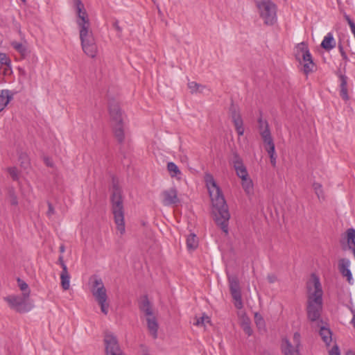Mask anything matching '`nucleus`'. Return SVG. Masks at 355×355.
I'll use <instances>...</instances> for the list:
<instances>
[{"instance_id":"obj_1","label":"nucleus","mask_w":355,"mask_h":355,"mask_svg":"<svg viewBox=\"0 0 355 355\" xmlns=\"http://www.w3.org/2000/svg\"><path fill=\"white\" fill-rule=\"evenodd\" d=\"M205 181L211 199L214 220L217 225L227 234L230 214L226 201L212 175L206 173Z\"/></svg>"},{"instance_id":"obj_2","label":"nucleus","mask_w":355,"mask_h":355,"mask_svg":"<svg viewBox=\"0 0 355 355\" xmlns=\"http://www.w3.org/2000/svg\"><path fill=\"white\" fill-rule=\"evenodd\" d=\"M307 302L306 314L311 322L320 319L323 306V291L319 277L312 274L306 282Z\"/></svg>"},{"instance_id":"obj_3","label":"nucleus","mask_w":355,"mask_h":355,"mask_svg":"<svg viewBox=\"0 0 355 355\" xmlns=\"http://www.w3.org/2000/svg\"><path fill=\"white\" fill-rule=\"evenodd\" d=\"M111 191L112 212L114 215L117 230L123 234L125 232L123 200L118 179L114 177L112 180Z\"/></svg>"},{"instance_id":"obj_4","label":"nucleus","mask_w":355,"mask_h":355,"mask_svg":"<svg viewBox=\"0 0 355 355\" xmlns=\"http://www.w3.org/2000/svg\"><path fill=\"white\" fill-rule=\"evenodd\" d=\"M109 114L114 137L119 144H123L125 140L123 116L118 103H109Z\"/></svg>"},{"instance_id":"obj_5","label":"nucleus","mask_w":355,"mask_h":355,"mask_svg":"<svg viewBox=\"0 0 355 355\" xmlns=\"http://www.w3.org/2000/svg\"><path fill=\"white\" fill-rule=\"evenodd\" d=\"M260 17L266 25H273L277 21V6L270 0H262L257 2Z\"/></svg>"},{"instance_id":"obj_6","label":"nucleus","mask_w":355,"mask_h":355,"mask_svg":"<svg viewBox=\"0 0 355 355\" xmlns=\"http://www.w3.org/2000/svg\"><path fill=\"white\" fill-rule=\"evenodd\" d=\"M79 32L83 51L89 57L95 58L98 49L92 31L87 27L80 28Z\"/></svg>"},{"instance_id":"obj_7","label":"nucleus","mask_w":355,"mask_h":355,"mask_svg":"<svg viewBox=\"0 0 355 355\" xmlns=\"http://www.w3.org/2000/svg\"><path fill=\"white\" fill-rule=\"evenodd\" d=\"M28 293H23L21 295H11L3 299L11 309L19 313H26L33 308V305L28 302Z\"/></svg>"},{"instance_id":"obj_8","label":"nucleus","mask_w":355,"mask_h":355,"mask_svg":"<svg viewBox=\"0 0 355 355\" xmlns=\"http://www.w3.org/2000/svg\"><path fill=\"white\" fill-rule=\"evenodd\" d=\"M92 293L100 305L101 311L105 315H107L108 313L109 304L107 302V296L106 289L101 278H94Z\"/></svg>"},{"instance_id":"obj_9","label":"nucleus","mask_w":355,"mask_h":355,"mask_svg":"<svg viewBox=\"0 0 355 355\" xmlns=\"http://www.w3.org/2000/svg\"><path fill=\"white\" fill-rule=\"evenodd\" d=\"M295 56L297 60H302L304 62V72L306 74L313 71L314 63L309 50L304 43L302 42L297 45Z\"/></svg>"},{"instance_id":"obj_10","label":"nucleus","mask_w":355,"mask_h":355,"mask_svg":"<svg viewBox=\"0 0 355 355\" xmlns=\"http://www.w3.org/2000/svg\"><path fill=\"white\" fill-rule=\"evenodd\" d=\"M74 6L77 12V24L79 29L83 28L90 27V23L87 13L85 9L84 4L80 0H74Z\"/></svg>"},{"instance_id":"obj_11","label":"nucleus","mask_w":355,"mask_h":355,"mask_svg":"<svg viewBox=\"0 0 355 355\" xmlns=\"http://www.w3.org/2000/svg\"><path fill=\"white\" fill-rule=\"evenodd\" d=\"M230 290L232 298L235 300V306L237 309H241L243 306L241 293L239 279L236 277H229Z\"/></svg>"},{"instance_id":"obj_12","label":"nucleus","mask_w":355,"mask_h":355,"mask_svg":"<svg viewBox=\"0 0 355 355\" xmlns=\"http://www.w3.org/2000/svg\"><path fill=\"white\" fill-rule=\"evenodd\" d=\"M106 355H124L117 339L112 334H106L104 338Z\"/></svg>"},{"instance_id":"obj_13","label":"nucleus","mask_w":355,"mask_h":355,"mask_svg":"<svg viewBox=\"0 0 355 355\" xmlns=\"http://www.w3.org/2000/svg\"><path fill=\"white\" fill-rule=\"evenodd\" d=\"M232 164L239 178L241 179L249 175L247 168L243 164V159L236 152L233 153Z\"/></svg>"},{"instance_id":"obj_14","label":"nucleus","mask_w":355,"mask_h":355,"mask_svg":"<svg viewBox=\"0 0 355 355\" xmlns=\"http://www.w3.org/2000/svg\"><path fill=\"white\" fill-rule=\"evenodd\" d=\"M350 261L347 258H342L338 260V270L340 274L347 278V280L349 284H353L352 273L349 269Z\"/></svg>"},{"instance_id":"obj_15","label":"nucleus","mask_w":355,"mask_h":355,"mask_svg":"<svg viewBox=\"0 0 355 355\" xmlns=\"http://www.w3.org/2000/svg\"><path fill=\"white\" fill-rule=\"evenodd\" d=\"M162 202L165 206H169L179 202L178 191L175 188H171L168 190L164 191L162 192Z\"/></svg>"},{"instance_id":"obj_16","label":"nucleus","mask_w":355,"mask_h":355,"mask_svg":"<svg viewBox=\"0 0 355 355\" xmlns=\"http://www.w3.org/2000/svg\"><path fill=\"white\" fill-rule=\"evenodd\" d=\"M282 350L284 355H300L299 348L292 345L286 338L282 340Z\"/></svg>"},{"instance_id":"obj_17","label":"nucleus","mask_w":355,"mask_h":355,"mask_svg":"<svg viewBox=\"0 0 355 355\" xmlns=\"http://www.w3.org/2000/svg\"><path fill=\"white\" fill-rule=\"evenodd\" d=\"M14 94L8 89L0 92V112L3 111L10 101L13 98Z\"/></svg>"},{"instance_id":"obj_18","label":"nucleus","mask_w":355,"mask_h":355,"mask_svg":"<svg viewBox=\"0 0 355 355\" xmlns=\"http://www.w3.org/2000/svg\"><path fill=\"white\" fill-rule=\"evenodd\" d=\"M139 309L146 318L153 316L152 305L146 295L144 296L139 302Z\"/></svg>"},{"instance_id":"obj_19","label":"nucleus","mask_w":355,"mask_h":355,"mask_svg":"<svg viewBox=\"0 0 355 355\" xmlns=\"http://www.w3.org/2000/svg\"><path fill=\"white\" fill-rule=\"evenodd\" d=\"M336 40L331 33H328L321 42V47L327 51H329L336 46Z\"/></svg>"},{"instance_id":"obj_20","label":"nucleus","mask_w":355,"mask_h":355,"mask_svg":"<svg viewBox=\"0 0 355 355\" xmlns=\"http://www.w3.org/2000/svg\"><path fill=\"white\" fill-rule=\"evenodd\" d=\"M241 185L248 196L251 197L254 195V184L249 175L241 178Z\"/></svg>"},{"instance_id":"obj_21","label":"nucleus","mask_w":355,"mask_h":355,"mask_svg":"<svg viewBox=\"0 0 355 355\" xmlns=\"http://www.w3.org/2000/svg\"><path fill=\"white\" fill-rule=\"evenodd\" d=\"M340 95L341 98L347 101L349 99L348 91H347V77L345 75L340 74Z\"/></svg>"},{"instance_id":"obj_22","label":"nucleus","mask_w":355,"mask_h":355,"mask_svg":"<svg viewBox=\"0 0 355 355\" xmlns=\"http://www.w3.org/2000/svg\"><path fill=\"white\" fill-rule=\"evenodd\" d=\"M148 329L153 338L157 337L158 323L155 315L146 318Z\"/></svg>"},{"instance_id":"obj_23","label":"nucleus","mask_w":355,"mask_h":355,"mask_svg":"<svg viewBox=\"0 0 355 355\" xmlns=\"http://www.w3.org/2000/svg\"><path fill=\"white\" fill-rule=\"evenodd\" d=\"M319 334L326 345L329 346L332 340V332L330 329L325 326H321L320 327Z\"/></svg>"},{"instance_id":"obj_24","label":"nucleus","mask_w":355,"mask_h":355,"mask_svg":"<svg viewBox=\"0 0 355 355\" xmlns=\"http://www.w3.org/2000/svg\"><path fill=\"white\" fill-rule=\"evenodd\" d=\"M347 248L352 250L353 253L355 252V230L349 228L347 230Z\"/></svg>"},{"instance_id":"obj_25","label":"nucleus","mask_w":355,"mask_h":355,"mask_svg":"<svg viewBox=\"0 0 355 355\" xmlns=\"http://www.w3.org/2000/svg\"><path fill=\"white\" fill-rule=\"evenodd\" d=\"M61 286L63 290L67 291L70 286V275L67 269L62 270L60 273Z\"/></svg>"},{"instance_id":"obj_26","label":"nucleus","mask_w":355,"mask_h":355,"mask_svg":"<svg viewBox=\"0 0 355 355\" xmlns=\"http://www.w3.org/2000/svg\"><path fill=\"white\" fill-rule=\"evenodd\" d=\"M11 46L15 50L19 53L23 58H25L28 53L26 46L21 42L13 41L11 42Z\"/></svg>"},{"instance_id":"obj_27","label":"nucleus","mask_w":355,"mask_h":355,"mask_svg":"<svg viewBox=\"0 0 355 355\" xmlns=\"http://www.w3.org/2000/svg\"><path fill=\"white\" fill-rule=\"evenodd\" d=\"M198 245L196 236L194 234H191L187 239V247L189 250H195Z\"/></svg>"},{"instance_id":"obj_28","label":"nucleus","mask_w":355,"mask_h":355,"mask_svg":"<svg viewBox=\"0 0 355 355\" xmlns=\"http://www.w3.org/2000/svg\"><path fill=\"white\" fill-rule=\"evenodd\" d=\"M167 170L172 178L178 177L181 175L180 170L174 162H170L167 164Z\"/></svg>"},{"instance_id":"obj_29","label":"nucleus","mask_w":355,"mask_h":355,"mask_svg":"<svg viewBox=\"0 0 355 355\" xmlns=\"http://www.w3.org/2000/svg\"><path fill=\"white\" fill-rule=\"evenodd\" d=\"M20 166L24 168H27L30 165V159L26 153L21 152L19 155Z\"/></svg>"},{"instance_id":"obj_30","label":"nucleus","mask_w":355,"mask_h":355,"mask_svg":"<svg viewBox=\"0 0 355 355\" xmlns=\"http://www.w3.org/2000/svg\"><path fill=\"white\" fill-rule=\"evenodd\" d=\"M260 135L263 139L264 144H267L271 142H273L272 138L271 137V133L269 128H266L265 127L264 130L260 132Z\"/></svg>"},{"instance_id":"obj_31","label":"nucleus","mask_w":355,"mask_h":355,"mask_svg":"<svg viewBox=\"0 0 355 355\" xmlns=\"http://www.w3.org/2000/svg\"><path fill=\"white\" fill-rule=\"evenodd\" d=\"M241 327L244 332L248 336H251L252 334V329L250 326V320L249 318H243L241 322Z\"/></svg>"},{"instance_id":"obj_32","label":"nucleus","mask_w":355,"mask_h":355,"mask_svg":"<svg viewBox=\"0 0 355 355\" xmlns=\"http://www.w3.org/2000/svg\"><path fill=\"white\" fill-rule=\"evenodd\" d=\"M188 87L190 89L191 93L192 94L198 92L200 87H202V89H206L205 85L198 84L194 81L189 82L188 83Z\"/></svg>"},{"instance_id":"obj_33","label":"nucleus","mask_w":355,"mask_h":355,"mask_svg":"<svg viewBox=\"0 0 355 355\" xmlns=\"http://www.w3.org/2000/svg\"><path fill=\"white\" fill-rule=\"evenodd\" d=\"M254 322L259 329H263L265 327V321L261 315L259 313H254Z\"/></svg>"},{"instance_id":"obj_34","label":"nucleus","mask_w":355,"mask_h":355,"mask_svg":"<svg viewBox=\"0 0 355 355\" xmlns=\"http://www.w3.org/2000/svg\"><path fill=\"white\" fill-rule=\"evenodd\" d=\"M209 322V317L204 314L202 316L196 318V322H194V324L196 326H205L206 323Z\"/></svg>"},{"instance_id":"obj_35","label":"nucleus","mask_w":355,"mask_h":355,"mask_svg":"<svg viewBox=\"0 0 355 355\" xmlns=\"http://www.w3.org/2000/svg\"><path fill=\"white\" fill-rule=\"evenodd\" d=\"M8 173L11 176L12 180L19 181V173L17 168L15 166L8 167L7 169Z\"/></svg>"},{"instance_id":"obj_36","label":"nucleus","mask_w":355,"mask_h":355,"mask_svg":"<svg viewBox=\"0 0 355 355\" xmlns=\"http://www.w3.org/2000/svg\"><path fill=\"white\" fill-rule=\"evenodd\" d=\"M230 113L232 120L241 117L239 108L236 106H235L233 103H232L230 107Z\"/></svg>"},{"instance_id":"obj_37","label":"nucleus","mask_w":355,"mask_h":355,"mask_svg":"<svg viewBox=\"0 0 355 355\" xmlns=\"http://www.w3.org/2000/svg\"><path fill=\"white\" fill-rule=\"evenodd\" d=\"M18 286L20 290L23 291V293H28V297L30 296L31 291L29 289L28 285L21 279H17Z\"/></svg>"},{"instance_id":"obj_38","label":"nucleus","mask_w":355,"mask_h":355,"mask_svg":"<svg viewBox=\"0 0 355 355\" xmlns=\"http://www.w3.org/2000/svg\"><path fill=\"white\" fill-rule=\"evenodd\" d=\"M9 198L11 205L17 206L18 205V199L13 189L9 191Z\"/></svg>"},{"instance_id":"obj_39","label":"nucleus","mask_w":355,"mask_h":355,"mask_svg":"<svg viewBox=\"0 0 355 355\" xmlns=\"http://www.w3.org/2000/svg\"><path fill=\"white\" fill-rule=\"evenodd\" d=\"M265 149L270 157L276 155L274 142L265 144Z\"/></svg>"},{"instance_id":"obj_40","label":"nucleus","mask_w":355,"mask_h":355,"mask_svg":"<svg viewBox=\"0 0 355 355\" xmlns=\"http://www.w3.org/2000/svg\"><path fill=\"white\" fill-rule=\"evenodd\" d=\"M313 187L315 190L316 195L320 198V196L322 195V185L320 183L315 182L313 184Z\"/></svg>"},{"instance_id":"obj_41","label":"nucleus","mask_w":355,"mask_h":355,"mask_svg":"<svg viewBox=\"0 0 355 355\" xmlns=\"http://www.w3.org/2000/svg\"><path fill=\"white\" fill-rule=\"evenodd\" d=\"M293 345L299 348L300 346V334L298 332H295L293 337Z\"/></svg>"},{"instance_id":"obj_42","label":"nucleus","mask_w":355,"mask_h":355,"mask_svg":"<svg viewBox=\"0 0 355 355\" xmlns=\"http://www.w3.org/2000/svg\"><path fill=\"white\" fill-rule=\"evenodd\" d=\"M258 123H259V133L264 130L265 129V127L266 128H269L268 127V123L267 121H263L261 118L259 119L258 120Z\"/></svg>"},{"instance_id":"obj_43","label":"nucleus","mask_w":355,"mask_h":355,"mask_svg":"<svg viewBox=\"0 0 355 355\" xmlns=\"http://www.w3.org/2000/svg\"><path fill=\"white\" fill-rule=\"evenodd\" d=\"M345 19H346V21H347L349 27H350V29L352 31V33L355 35V23L351 19V18L349 17V16L345 15Z\"/></svg>"},{"instance_id":"obj_44","label":"nucleus","mask_w":355,"mask_h":355,"mask_svg":"<svg viewBox=\"0 0 355 355\" xmlns=\"http://www.w3.org/2000/svg\"><path fill=\"white\" fill-rule=\"evenodd\" d=\"M338 47L340 53L343 59L345 61V62H349V58H348L345 51H344V49H343V46L342 44L341 43H338Z\"/></svg>"},{"instance_id":"obj_45","label":"nucleus","mask_w":355,"mask_h":355,"mask_svg":"<svg viewBox=\"0 0 355 355\" xmlns=\"http://www.w3.org/2000/svg\"><path fill=\"white\" fill-rule=\"evenodd\" d=\"M232 121L234 123L235 128L243 126V122L241 117L233 119Z\"/></svg>"},{"instance_id":"obj_46","label":"nucleus","mask_w":355,"mask_h":355,"mask_svg":"<svg viewBox=\"0 0 355 355\" xmlns=\"http://www.w3.org/2000/svg\"><path fill=\"white\" fill-rule=\"evenodd\" d=\"M329 355H340V350L337 345H335L329 352Z\"/></svg>"},{"instance_id":"obj_47","label":"nucleus","mask_w":355,"mask_h":355,"mask_svg":"<svg viewBox=\"0 0 355 355\" xmlns=\"http://www.w3.org/2000/svg\"><path fill=\"white\" fill-rule=\"evenodd\" d=\"M46 214L49 217H51L53 214H55V209L52 204L49 202H48V211Z\"/></svg>"},{"instance_id":"obj_48","label":"nucleus","mask_w":355,"mask_h":355,"mask_svg":"<svg viewBox=\"0 0 355 355\" xmlns=\"http://www.w3.org/2000/svg\"><path fill=\"white\" fill-rule=\"evenodd\" d=\"M267 279L269 283L272 284L277 281V277L273 274H269L267 276Z\"/></svg>"},{"instance_id":"obj_49","label":"nucleus","mask_w":355,"mask_h":355,"mask_svg":"<svg viewBox=\"0 0 355 355\" xmlns=\"http://www.w3.org/2000/svg\"><path fill=\"white\" fill-rule=\"evenodd\" d=\"M58 263L60 264L62 270L67 269V266L64 263V260H63V256L60 255L59 257V258H58Z\"/></svg>"},{"instance_id":"obj_50","label":"nucleus","mask_w":355,"mask_h":355,"mask_svg":"<svg viewBox=\"0 0 355 355\" xmlns=\"http://www.w3.org/2000/svg\"><path fill=\"white\" fill-rule=\"evenodd\" d=\"M235 129H236V131L237 132L239 136H242L243 135V133H244L243 126L236 128Z\"/></svg>"},{"instance_id":"obj_51","label":"nucleus","mask_w":355,"mask_h":355,"mask_svg":"<svg viewBox=\"0 0 355 355\" xmlns=\"http://www.w3.org/2000/svg\"><path fill=\"white\" fill-rule=\"evenodd\" d=\"M235 129H236V131L237 132L239 136H242L243 135V133H244L243 126L236 128Z\"/></svg>"},{"instance_id":"obj_52","label":"nucleus","mask_w":355,"mask_h":355,"mask_svg":"<svg viewBox=\"0 0 355 355\" xmlns=\"http://www.w3.org/2000/svg\"><path fill=\"white\" fill-rule=\"evenodd\" d=\"M270 163L273 166H275L276 165V159H277V155H272L270 157Z\"/></svg>"},{"instance_id":"obj_53","label":"nucleus","mask_w":355,"mask_h":355,"mask_svg":"<svg viewBox=\"0 0 355 355\" xmlns=\"http://www.w3.org/2000/svg\"><path fill=\"white\" fill-rule=\"evenodd\" d=\"M114 27L116 28V30L118 31V32H121L122 29L119 26V23L118 21H115L113 24Z\"/></svg>"},{"instance_id":"obj_54","label":"nucleus","mask_w":355,"mask_h":355,"mask_svg":"<svg viewBox=\"0 0 355 355\" xmlns=\"http://www.w3.org/2000/svg\"><path fill=\"white\" fill-rule=\"evenodd\" d=\"M352 312L353 313V318L351 320V323L352 324L353 327L355 329V311L352 309Z\"/></svg>"},{"instance_id":"obj_55","label":"nucleus","mask_w":355,"mask_h":355,"mask_svg":"<svg viewBox=\"0 0 355 355\" xmlns=\"http://www.w3.org/2000/svg\"><path fill=\"white\" fill-rule=\"evenodd\" d=\"M64 250H65V248H64V246L63 245H60V252L61 253H63V252H64Z\"/></svg>"},{"instance_id":"obj_56","label":"nucleus","mask_w":355,"mask_h":355,"mask_svg":"<svg viewBox=\"0 0 355 355\" xmlns=\"http://www.w3.org/2000/svg\"><path fill=\"white\" fill-rule=\"evenodd\" d=\"M206 90H208V89L207 88L206 89H202V87H200V89L198 91V92L205 93Z\"/></svg>"},{"instance_id":"obj_57","label":"nucleus","mask_w":355,"mask_h":355,"mask_svg":"<svg viewBox=\"0 0 355 355\" xmlns=\"http://www.w3.org/2000/svg\"><path fill=\"white\" fill-rule=\"evenodd\" d=\"M346 355H355V353L353 351L349 350L346 353Z\"/></svg>"},{"instance_id":"obj_58","label":"nucleus","mask_w":355,"mask_h":355,"mask_svg":"<svg viewBox=\"0 0 355 355\" xmlns=\"http://www.w3.org/2000/svg\"><path fill=\"white\" fill-rule=\"evenodd\" d=\"M46 164L47 166H51V163L49 162L48 159L46 160Z\"/></svg>"},{"instance_id":"obj_59","label":"nucleus","mask_w":355,"mask_h":355,"mask_svg":"<svg viewBox=\"0 0 355 355\" xmlns=\"http://www.w3.org/2000/svg\"><path fill=\"white\" fill-rule=\"evenodd\" d=\"M21 1H23V2H25V1H26V0H21Z\"/></svg>"},{"instance_id":"obj_60","label":"nucleus","mask_w":355,"mask_h":355,"mask_svg":"<svg viewBox=\"0 0 355 355\" xmlns=\"http://www.w3.org/2000/svg\"><path fill=\"white\" fill-rule=\"evenodd\" d=\"M144 355H149V354H147V353H146V354H144Z\"/></svg>"},{"instance_id":"obj_61","label":"nucleus","mask_w":355,"mask_h":355,"mask_svg":"<svg viewBox=\"0 0 355 355\" xmlns=\"http://www.w3.org/2000/svg\"><path fill=\"white\" fill-rule=\"evenodd\" d=\"M154 3H155V0H153Z\"/></svg>"}]
</instances>
